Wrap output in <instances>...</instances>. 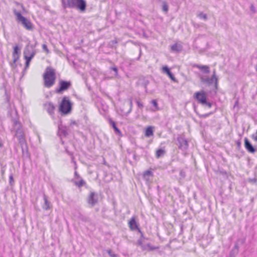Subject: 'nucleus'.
I'll return each instance as SVG.
<instances>
[{
    "mask_svg": "<svg viewBox=\"0 0 257 257\" xmlns=\"http://www.w3.org/2000/svg\"><path fill=\"white\" fill-rule=\"evenodd\" d=\"M171 50L174 52H179L181 50V47L178 44H175L171 46Z\"/></svg>",
    "mask_w": 257,
    "mask_h": 257,
    "instance_id": "obj_19",
    "label": "nucleus"
},
{
    "mask_svg": "<svg viewBox=\"0 0 257 257\" xmlns=\"http://www.w3.org/2000/svg\"><path fill=\"white\" fill-rule=\"evenodd\" d=\"M152 102L154 106L155 107V109H154V111H156L157 110H158L159 108H158V104H157L156 101L155 100H152Z\"/></svg>",
    "mask_w": 257,
    "mask_h": 257,
    "instance_id": "obj_24",
    "label": "nucleus"
},
{
    "mask_svg": "<svg viewBox=\"0 0 257 257\" xmlns=\"http://www.w3.org/2000/svg\"><path fill=\"white\" fill-rule=\"evenodd\" d=\"M164 154V151L161 149L158 150L156 152V156L157 158H159L162 155Z\"/></svg>",
    "mask_w": 257,
    "mask_h": 257,
    "instance_id": "obj_22",
    "label": "nucleus"
},
{
    "mask_svg": "<svg viewBox=\"0 0 257 257\" xmlns=\"http://www.w3.org/2000/svg\"><path fill=\"white\" fill-rule=\"evenodd\" d=\"M195 97L196 99L202 104L206 105L208 107H211V103L206 101V94L204 91H201L196 92L195 94Z\"/></svg>",
    "mask_w": 257,
    "mask_h": 257,
    "instance_id": "obj_8",
    "label": "nucleus"
},
{
    "mask_svg": "<svg viewBox=\"0 0 257 257\" xmlns=\"http://www.w3.org/2000/svg\"><path fill=\"white\" fill-rule=\"evenodd\" d=\"M113 127L116 132L119 133V131L116 127L114 123H113Z\"/></svg>",
    "mask_w": 257,
    "mask_h": 257,
    "instance_id": "obj_31",
    "label": "nucleus"
},
{
    "mask_svg": "<svg viewBox=\"0 0 257 257\" xmlns=\"http://www.w3.org/2000/svg\"><path fill=\"white\" fill-rule=\"evenodd\" d=\"M187 146H188V142L186 140L183 141V144H181L180 145V147H182V148H183L184 149L187 148Z\"/></svg>",
    "mask_w": 257,
    "mask_h": 257,
    "instance_id": "obj_25",
    "label": "nucleus"
},
{
    "mask_svg": "<svg viewBox=\"0 0 257 257\" xmlns=\"http://www.w3.org/2000/svg\"><path fill=\"white\" fill-rule=\"evenodd\" d=\"M162 10L165 13H167L168 12V6L166 2H163V3Z\"/></svg>",
    "mask_w": 257,
    "mask_h": 257,
    "instance_id": "obj_20",
    "label": "nucleus"
},
{
    "mask_svg": "<svg viewBox=\"0 0 257 257\" xmlns=\"http://www.w3.org/2000/svg\"><path fill=\"white\" fill-rule=\"evenodd\" d=\"M60 85L61 86L60 89L58 90V92H60L61 91L67 89L70 86V83L68 82L62 81L60 83Z\"/></svg>",
    "mask_w": 257,
    "mask_h": 257,
    "instance_id": "obj_14",
    "label": "nucleus"
},
{
    "mask_svg": "<svg viewBox=\"0 0 257 257\" xmlns=\"http://www.w3.org/2000/svg\"><path fill=\"white\" fill-rule=\"evenodd\" d=\"M113 127L116 132L119 133V131L116 127L114 123H113Z\"/></svg>",
    "mask_w": 257,
    "mask_h": 257,
    "instance_id": "obj_30",
    "label": "nucleus"
},
{
    "mask_svg": "<svg viewBox=\"0 0 257 257\" xmlns=\"http://www.w3.org/2000/svg\"><path fill=\"white\" fill-rule=\"evenodd\" d=\"M69 7L76 8L81 12H84L86 8V2L84 0H67Z\"/></svg>",
    "mask_w": 257,
    "mask_h": 257,
    "instance_id": "obj_5",
    "label": "nucleus"
},
{
    "mask_svg": "<svg viewBox=\"0 0 257 257\" xmlns=\"http://www.w3.org/2000/svg\"><path fill=\"white\" fill-rule=\"evenodd\" d=\"M44 80L46 87L51 86L55 80V70L50 67L47 68L44 75Z\"/></svg>",
    "mask_w": 257,
    "mask_h": 257,
    "instance_id": "obj_1",
    "label": "nucleus"
},
{
    "mask_svg": "<svg viewBox=\"0 0 257 257\" xmlns=\"http://www.w3.org/2000/svg\"><path fill=\"white\" fill-rule=\"evenodd\" d=\"M163 72L166 73L167 74L170 72L167 66H165L163 67Z\"/></svg>",
    "mask_w": 257,
    "mask_h": 257,
    "instance_id": "obj_26",
    "label": "nucleus"
},
{
    "mask_svg": "<svg viewBox=\"0 0 257 257\" xmlns=\"http://www.w3.org/2000/svg\"><path fill=\"white\" fill-rule=\"evenodd\" d=\"M98 196L94 193H91L88 197V203L91 206H93L97 202Z\"/></svg>",
    "mask_w": 257,
    "mask_h": 257,
    "instance_id": "obj_9",
    "label": "nucleus"
},
{
    "mask_svg": "<svg viewBox=\"0 0 257 257\" xmlns=\"http://www.w3.org/2000/svg\"><path fill=\"white\" fill-rule=\"evenodd\" d=\"M138 243H139V244H140V245H141V242H140V241H139Z\"/></svg>",
    "mask_w": 257,
    "mask_h": 257,
    "instance_id": "obj_34",
    "label": "nucleus"
},
{
    "mask_svg": "<svg viewBox=\"0 0 257 257\" xmlns=\"http://www.w3.org/2000/svg\"><path fill=\"white\" fill-rule=\"evenodd\" d=\"M244 146L245 148L250 153H253L255 152V149L246 138L244 139Z\"/></svg>",
    "mask_w": 257,
    "mask_h": 257,
    "instance_id": "obj_11",
    "label": "nucleus"
},
{
    "mask_svg": "<svg viewBox=\"0 0 257 257\" xmlns=\"http://www.w3.org/2000/svg\"><path fill=\"white\" fill-rule=\"evenodd\" d=\"M71 109L70 101L64 97L59 107V110L64 114H67L70 112Z\"/></svg>",
    "mask_w": 257,
    "mask_h": 257,
    "instance_id": "obj_7",
    "label": "nucleus"
},
{
    "mask_svg": "<svg viewBox=\"0 0 257 257\" xmlns=\"http://www.w3.org/2000/svg\"><path fill=\"white\" fill-rule=\"evenodd\" d=\"M200 79L202 82L208 86L214 83L215 87L217 88L218 79L215 75V71H214L213 74L211 77L209 78L206 76H202L201 77Z\"/></svg>",
    "mask_w": 257,
    "mask_h": 257,
    "instance_id": "obj_6",
    "label": "nucleus"
},
{
    "mask_svg": "<svg viewBox=\"0 0 257 257\" xmlns=\"http://www.w3.org/2000/svg\"><path fill=\"white\" fill-rule=\"evenodd\" d=\"M47 109L48 110V112L50 114H51L53 112V111L55 109L54 106L51 103H48L46 104Z\"/></svg>",
    "mask_w": 257,
    "mask_h": 257,
    "instance_id": "obj_16",
    "label": "nucleus"
},
{
    "mask_svg": "<svg viewBox=\"0 0 257 257\" xmlns=\"http://www.w3.org/2000/svg\"><path fill=\"white\" fill-rule=\"evenodd\" d=\"M21 49L18 46H16L14 48V51L13 52V59L14 63H15L19 59L20 56Z\"/></svg>",
    "mask_w": 257,
    "mask_h": 257,
    "instance_id": "obj_10",
    "label": "nucleus"
},
{
    "mask_svg": "<svg viewBox=\"0 0 257 257\" xmlns=\"http://www.w3.org/2000/svg\"><path fill=\"white\" fill-rule=\"evenodd\" d=\"M10 179H12V176L10 177Z\"/></svg>",
    "mask_w": 257,
    "mask_h": 257,
    "instance_id": "obj_35",
    "label": "nucleus"
},
{
    "mask_svg": "<svg viewBox=\"0 0 257 257\" xmlns=\"http://www.w3.org/2000/svg\"><path fill=\"white\" fill-rule=\"evenodd\" d=\"M129 226L131 229H135L137 228V225L135 219L133 218L128 222Z\"/></svg>",
    "mask_w": 257,
    "mask_h": 257,
    "instance_id": "obj_15",
    "label": "nucleus"
},
{
    "mask_svg": "<svg viewBox=\"0 0 257 257\" xmlns=\"http://www.w3.org/2000/svg\"><path fill=\"white\" fill-rule=\"evenodd\" d=\"M154 127L150 126H148L145 131V136L147 137H149L153 135L154 131H153Z\"/></svg>",
    "mask_w": 257,
    "mask_h": 257,
    "instance_id": "obj_13",
    "label": "nucleus"
},
{
    "mask_svg": "<svg viewBox=\"0 0 257 257\" xmlns=\"http://www.w3.org/2000/svg\"><path fill=\"white\" fill-rule=\"evenodd\" d=\"M113 70L115 72H116V71H117V69H116V68H113Z\"/></svg>",
    "mask_w": 257,
    "mask_h": 257,
    "instance_id": "obj_33",
    "label": "nucleus"
},
{
    "mask_svg": "<svg viewBox=\"0 0 257 257\" xmlns=\"http://www.w3.org/2000/svg\"><path fill=\"white\" fill-rule=\"evenodd\" d=\"M12 132L15 133V136L18 139L20 143H22L24 141V134L22 128L21 124L18 121L14 123L13 130Z\"/></svg>",
    "mask_w": 257,
    "mask_h": 257,
    "instance_id": "obj_4",
    "label": "nucleus"
},
{
    "mask_svg": "<svg viewBox=\"0 0 257 257\" xmlns=\"http://www.w3.org/2000/svg\"><path fill=\"white\" fill-rule=\"evenodd\" d=\"M204 73H208L210 71L209 68L207 66L199 65L197 66Z\"/></svg>",
    "mask_w": 257,
    "mask_h": 257,
    "instance_id": "obj_18",
    "label": "nucleus"
},
{
    "mask_svg": "<svg viewBox=\"0 0 257 257\" xmlns=\"http://www.w3.org/2000/svg\"><path fill=\"white\" fill-rule=\"evenodd\" d=\"M107 252L110 257H119L117 254H115L114 253L112 252L111 250H108Z\"/></svg>",
    "mask_w": 257,
    "mask_h": 257,
    "instance_id": "obj_23",
    "label": "nucleus"
},
{
    "mask_svg": "<svg viewBox=\"0 0 257 257\" xmlns=\"http://www.w3.org/2000/svg\"><path fill=\"white\" fill-rule=\"evenodd\" d=\"M35 55L34 47L32 45L28 44L25 48L24 51V58L26 60V67H28L32 59Z\"/></svg>",
    "mask_w": 257,
    "mask_h": 257,
    "instance_id": "obj_2",
    "label": "nucleus"
},
{
    "mask_svg": "<svg viewBox=\"0 0 257 257\" xmlns=\"http://www.w3.org/2000/svg\"><path fill=\"white\" fill-rule=\"evenodd\" d=\"M198 17L200 18V19H202L204 20H207V16L206 14L203 13H200L198 14Z\"/></svg>",
    "mask_w": 257,
    "mask_h": 257,
    "instance_id": "obj_21",
    "label": "nucleus"
},
{
    "mask_svg": "<svg viewBox=\"0 0 257 257\" xmlns=\"http://www.w3.org/2000/svg\"><path fill=\"white\" fill-rule=\"evenodd\" d=\"M44 204L43 205V209L47 210L51 208V204L48 201L46 197H44Z\"/></svg>",
    "mask_w": 257,
    "mask_h": 257,
    "instance_id": "obj_17",
    "label": "nucleus"
},
{
    "mask_svg": "<svg viewBox=\"0 0 257 257\" xmlns=\"http://www.w3.org/2000/svg\"><path fill=\"white\" fill-rule=\"evenodd\" d=\"M153 176V173L150 170L145 171L143 174L144 178L147 181H150L151 180L150 177Z\"/></svg>",
    "mask_w": 257,
    "mask_h": 257,
    "instance_id": "obj_12",
    "label": "nucleus"
},
{
    "mask_svg": "<svg viewBox=\"0 0 257 257\" xmlns=\"http://www.w3.org/2000/svg\"><path fill=\"white\" fill-rule=\"evenodd\" d=\"M168 76L170 77V78L173 81H176V79L173 76V75H172V74L169 72L168 74H167Z\"/></svg>",
    "mask_w": 257,
    "mask_h": 257,
    "instance_id": "obj_27",
    "label": "nucleus"
},
{
    "mask_svg": "<svg viewBox=\"0 0 257 257\" xmlns=\"http://www.w3.org/2000/svg\"><path fill=\"white\" fill-rule=\"evenodd\" d=\"M42 48L44 50V51L46 53H48L49 52V50L47 47V46L45 45V44H43L42 45Z\"/></svg>",
    "mask_w": 257,
    "mask_h": 257,
    "instance_id": "obj_28",
    "label": "nucleus"
},
{
    "mask_svg": "<svg viewBox=\"0 0 257 257\" xmlns=\"http://www.w3.org/2000/svg\"><path fill=\"white\" fill-rule=\"evenodd\" d=\"M14 12L17 17V20L20 24L28 30H32L33 29V25L29 20L23 17L20 13L16 11Z\"/></svg>",
    "mask_w": 257,
    "mask_h": 257,
    "instance_id": "obj_3",
    "label": "nucleus"
},
{
    "mask_svg": "<svg viewBox=\"0 0 257 257\" xmlns=\"http://www.w3.org/2000/svg\"><path fill=\"white\" fill-rule=\"evenodd\" d=\"M252 139H253L255 142H257V131H256L254 134H253L251 136Z\"/></svg>",
    "mask_w": 257,
    "mask_h": 257,
    "instance_id": "obj_29",
    "label": "nucleus"
},
{
    "mask_svg": "<svg viewBox=\"0 0 257 257\" xmlns=\"http://www.w3.org/2000/svg\"><path fill=\"white\" fill-rule=\"evenodd\" d=\"M113 127L116 132L119 133V131L116 127L114 123H113Z\"/></svg>",
    "mask_w": 257,
    "mask_h": 257,
    "instance_id": "obj_32",
    "label": "nucleus"
}]
</instances>
